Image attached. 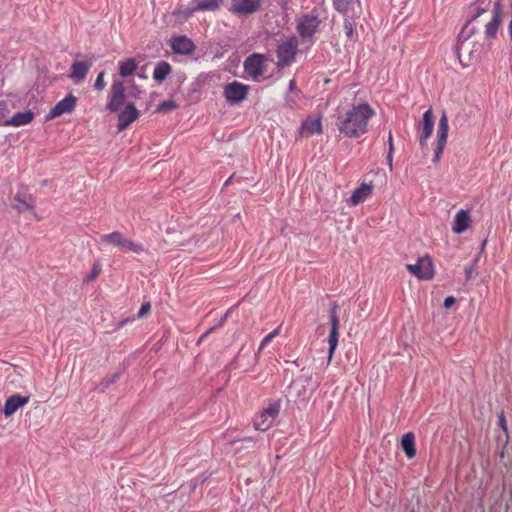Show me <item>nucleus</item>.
I'll return each instance as SVG.
<instances>
[{
	"label": "nucleus",
	"instance_id": "obj_11",
	"mask_svg": "<svg viewBox=\"0 0 512 512\" xmlns=\"http://www.w3.org/2000/svg\"><path fill=\"white\" fill-rule=\"evenodd\" d=\"M434 129V115L432 109H428L423 114L421 126L419 127V144L421 148L427 146V141L431 137Z\"/></svg>",
	"mask_w": 512,
	"mask_h": 512
},
{
	"label": "nucleus",
	"instance_id": "obj_9",
	"mask_svg": "<svg viewBox=\"0 0 512 512\" xmlns=\"http://www.w3.org/2000/svg\"><path fill=\"white\" fill-rule=\"evenodd\" d=\"M248 86L237 81L228 83L224 87V97L230 104H237L247 97Z\"/></svg>",
	"mask_w": 512,
	"mask_h": 512
},
{
	"label": "nucleus",
	"instance_id": "obj_41",
	"mask_svg": "<svg viewBox=\"0 0 512 512\" xmlns=\"http://www.w3.org/2000/svg\"><path fill=\"white\" fill-rule=\"evenodd\" d=\"M388 143H389V151H394L393 136H392L391 131L389 132V135H388Z\"/></svg>",
	"mask_w": 512,
	"mask_h": 512
},
{
	"label": "nucleus",
	"instance_id": "obj_39",
	"mask_svg": "<svg viewBox=\"0 0 512 512\" xmlns=\"http://www.w3.org/2000/svg\"><path fill=\"white\" fill-rule=\"evenodd\" d=\"M499 425L502 427V429L506 432L507 431V425H506V420H505V417H504V414L501 413L499 415Z\"/></svg>",
	"mask_w": 512,
	"mask_h": 512
},
{
	"label": "nucleus",
	"instance_id": "obj_47",
	"mask_svg": "<svg viewBox=\"0 0 512 512\" xmlns=\"http://www.w3.org/2000/svg\"><path fill=\"white\" fill-rule=\"evenodd\" d=\"M117 378H118V375H117V374H115V375L113 376V378H112L111 382H114Z\"/></svg>",
	"mask_w": 512,
	"mask_h": 512
},
{
	"label": "nucleus",
	"instance_id": "obj_4",
	"mask_svg": "<svg viewBox=\"0 0 512 512\" xmlns=\"http://www.w3.org/2000/svg\"><path fill=\"white\" fill-rule=\"evenodd\" d=\"M448 131H449V123H448V117L445 112L442 113L439 124H438V130H437V140L435 143V151H434V157L433 162L438 163L441 155L444 151V148L447 143L448 138Z\"/></svg>",
	"mask_w": 512,
	"mask_h": 512
},
{
	"label": "nucleus",
	"instance_id": "obj_45",
	"mask_svg": "<svg viewBox=\"0 0 512 512\" xmlns=\"http://www.w3.org/2000/svg\"><path fill=\"white\" fill-rule=\"evenodd\" d=\"M465 48V44L464 43H461L459 46H458V53H460L463 49Z\"/></svg>",
	"mask_w": 512,
	"mask_h": 512
},
{
	"label": "nucleus",
	"instance_id": "obj_2",
	"mask_svg": "<svg viewBox=\"0 0 512 512\" xmlns=\"http://www.w3.org/2000/svg\"><path fill=\"white\" fill-rule=\"evenodd\" d=\"M281 409V400H270L266 407H264L254 417V428L260 431L268 430L276 420Z\"/></svg>",
	"mask_w": 512,
	"mask_h": 512
},
{
	"label": "nucleus",
	"instance_id": "obj_37",
	"mask_svg": "<svg viewBox=\"0 0 512 512\" xmlns=\"http://www.w3.org/2000/svg\"><path fill=\"white\" fill-rule=\"evenodd\" d=\"M150 309H151L150 303L147 302V303L142 304L138 311V317L139 318L144 317L150 311Z\"/></svg>",
	"mask_w": 512,
	"mask_h": 512
},
{
	"label": "nucleus",
	"instance_id": "obj_12",
	"mask_svg": "<svg viewBox=\"0 0 512 512\" xmlns=\"http://www.w3.org/2000/svg\"><path fill=\"white\" fill-rule=\"evenodd\" d=\"M92 65H93V56H91L89 59L83 60V61L74 60V62L71 65V72L69 75L70 79L75 84H79L86 78Z\"/></svg>",
	"mask_w": 512,
	"mask_h": 512
},
{
	"label": "nucleus",
	"instance_id": "obj_34",
	"mask_svg": "<svg viewBox=\"0 0 512 512\" xmlns=\"http://www.w3.org/2000/svg\"><path fill=\"white\" fill-rule=\"evenodd\" d=\"M104 76H105V73L103 71L98 74V76L95 80V83H94L95 89L101 91L106 87V82L104 81Z\"/></svg>",
	"mask_w": 512,
	"mask_h": 512
},
{
	"label": "nucleus",
	"instance_id": "obj_28",
	"mask_svg": "<svg viewBox=\"0 0 512 512\" xmlns=\"http://www.w3.org/2000/svg\"><path fill=\"white\" fill-rule=\"evenodd\" d=\"M491 5L490 0H479L476 4L472 6V18L471 20H475L479 18L482 14L488 11Z\"/></svg>",
	"mask_w": 512,
	"mask_h": 512
},
{
	"label": "nucleus",
	"instance_id": "obj_31",
	"mask_svg": "<svg viewBox=\"0 0 512 512\" xmlns=\"http://www.w3.org/2000/svg\"><path fill=\"white\" fill-rule=\"evenodd\" d=\"M15 200L17 201V203L14 205V208L18 212L23 213L26 211H30V212L34 213V204L33 203H30V202H27V201L21 199L20 196H18V195L15 197Z\"/></svg>",
	"mask_w": 512,
	"mask_h": 512
},
{
	"label": "nucleus",
	"instance_id": "obj_7",
	"mask_svg": "<svg viewBox=\"0 0 512 512\" xmlns=\"http://www.w3.org/2000/svg\"><path fill=\"white\" fill-rule=\"evenodd\" d=\"M125 102V85L122 81L116 80L112 83L108 96L107 109L117 112Z\"/></svg>",
	"mask_w": 512,
	"mask_h": 512
},
{
	"label": "nucleus",
	"instance_id": "obj_43",
	"mask_svg": "<svg viewBox=\"0 0 512 512\" xmlns=\"http://www.w3.org/2000/svg\"><path fill=\"white\" fill-rule=\"evenodd\" d=\"M296 81L295 79H291L290 82H289V90L290 91H296Z\"/></svg>",
	"mask_w": 512,
	"mask_h": 512
},
{
	"label": "nucleus",
	"instance_id": "obj_30",
	"mask_svg": "<svg viewBox=\"0 0 512 512\" xmlns=\"http://www.w3.org/2000/svg\"><path fill=\"white\" fill-rule=\"evenodd\" d=\"M121 243L123 244H121L120 248H122L125 252H134L140 254L144 251L142 244L135 243L134 241L127 239L125 236L123 237Z\"/></svg>",
	"mask_w": 512,
	"mask_h": 512
},
{
	"label": "nucleus",
	"instance_id": "obj_40",
	"mask_svg": "<svg viewBox=\"0 0 512 512\" xmlns=\"http://www.w3.org/2000/svg\"><path fill=\"white\" fill-rule=\"evenodd\" d=\"M8 112L7 104L4 101H0V115L4 116Z\"/></svg>",
	"mask_w": 512,
	"mask_h": 512
},
{
	"label": "nucleus",
	"instance_id": "obj_44",
	"mask_svg": "<svg viewBox=\"0 0 512 512\" xmlns=\"http://www.w3.org/2000/svg\"><path fill=\"white\" fill-rule=\"evenodd\" d=\"M508 30H509L510 37L512 38V16H511V21L508 26Z\"/></svg>",
	"mask_w": 512,
	"mask_h": 512
},
{
	"label": "nucleus",
	"instance_id": "obj_46",
	"mask_svg": "<svg viewBox=\"0 0 512 512\" xmlns=\"http://www.w3.org/2000/svg\"><path fill=\"white\" fill-rule=\"evenodd\" d=\"M471 274H472V269H466L467 278H470Z\"/></svg>",
	"mask_w": 512,
	"mask_h": 512
},
{
	"label": "nucleus",
	"instance_id": "obj_13",
	"mask_svg": "<svg viewBox=\"0 0 512 512\" xmlns=\"http://www.w3.org/2000/svg\"><path fill=\"white\" fill-rule=\"evenodd\" d=\"M502 5L500 0L494 3L492 9V18L485 26V35L487 38H494L502 21Z\"/></svg>",
	"mask_w": 512,
	"mask_h": 512
},
{
	"label": "nucleus",
	"instance_id": "obj_18",
	"mask_svg": "<svg viewBox=\"0 0 512 512\" xmlns=\"http://www.w3.org/2000/svg\"><path fill=\"white\" fill-rule=\"evenodd\" d=\"M374 185L372 183H361L352 193L350 203L356 206L364 202L373 192Z\"/></svg>",
	"mask_w": 512,
	"mask_h": 512
},
{
	"label": "nucleus",
	"instance_id": "obj_23",
	"mask_svg": "<svg viewBox=\"0 0 512 512\" xmlns=\"http://www.w3.org/2000/svg\"><path fill=\"white\" fill-rule=\"evenodd\" d=\"M301 135L310 136L322 133V123L320 119H308L304 121L300 128Z\"/></svg>",
	"mask_w": 512,
	"mask_h": 512
},
{
	"label": "nucleus",
	"instance_id": "obj_26",
	"mask_svg": "<svg viewBox=\"0 0 512 512\" xmlns=\"http://www.w3.org/2000/svg\"><path fill=\"white\" fill-rule=\"evenodd\" d=\"M171 65L166 61L159 62L153 71V78L156 81H163L171 73Z\"/></svg>",
	"mask_w": 512,
	"mask_h": 512
},
{
	"label": "nucleus",
	"instance_id": "obj_10",
	"mask_svg": "<svg viewBox=\"0 0 512 512\" xmlns=\"http://www.w3.org/2000/svg\"><path fill=\"white\" fill-rule=\"evenodd\" d=\"M76 104L77 98L73 94H68L50 110L47 118L53 119L64 114L72 113L76 107Z\"/></svg>",
	"mask_w": 512,
	"mask_h": 512
},
{
	"label": "nucleus",
	"instance_id": "obj_6",
	"mask_svg": "<svg viewBox=\"0 0 512 512\" xmlns=\"http://www.w3.org/2000/svg\"><path fill=\"white\" fill-rule=\"evenodd\" d=\"M330 324H331V329H330V333L328 336V344H329L328 363H330L332 361L334 352L338 345L340 320L338 317V305L336 303L330 309Z\"/></svg>",
	"mask_w": 512,
	"mask_h": 512
},
{
	"label": "nucleus",
	"instance_id": "obj_19",
	"mask_svg": "<svg viewBox=\"0 0 512 512\" xmlns=\"http://www.w3.org/2000/svg\"><path fill=\"white\" fill-rule=\"evenodd\" d=\"M471 221L470 212L468 210L461 209L455 215L452 231L457 234L463 233L469 228Z\"/></svg>",
	"mask_w": 512,
	"mask_h": 512
},
{
	"label": "nucleus",
	"instance_id": "obj_20",
	"mask_svg": "<svg viewBox=\"0 0 512 512\" xmlns=\"http://www.w3.org/2000/svg\"><path fill=\"white\" fill-rule=\"evenodd\" d=\"M29 402V397L21 396L19 394H15L10 396L4 405V415L9 417L13 415L20 407H23Z\"/></svg>",
	"mask_w": 512,
	"mask_h": 512
},
{
	"label": "nucleus",
	"instance_id": "obj_29",
	"mask_svg": "<svg viewBox=\"0 0 512 512\" xmlns=\"http://www.w3.org/2000/svg\"><path fill=\"white\" fill-rule=\"evenodd\" d=\"M332 1H333L334 8L342 14H346L350 10H353L355 4H357L359 2L358 0H332Z\"/></svg>",
	"mask_w": 512,
	"mask_h": 512
},
{
	"label": "nucleus",
	"instance_id": "obj_35",
	"mask_svg": "<svg viewBox=\"0 0 512 512\" xmlns=\"http://www.w3.org/2000/svg\"><path fill=\"white\" fill-rule=\"evenodd\" d=\"M100 272L101 266L98 263L94 264L90 273L87 276V281H93L94 279H96L99 276Z\"/></svg>",
	"mask_w": 512,
	"mask_h": 512
},
{
	"label": "nucleus",
	"instance_id": "obj_42",
	"mask_svg": "<svg viewBox=\"0 0 512 512\" xmlns=\"http://www.w3.org/2000/svg\"><path fill=\"white\" fill-rule=\"evenodd\" d=\"M392 161H393V151H388L387 162H388L390 168H392Z\"/></svg>",
	"mask_w": 512,
	"mask_h": 512
},
{
	"label": "nucleus",
	"instance_id": "obj_1",
	"mask_svg": "<svg viewBox=\"0 0 512 512\" xmlns=\"http://www.w3.org/2000/svg\"><path fill=\"white\" fill-rule=\"evenodd\" d=\"M376 111L368 103L353 105L336 118V126L341 134L348 138H358L367 132L368 122Z\"/></svg>",
	"mask_w": 512,
	"mask_h": 512
},
{
	"label": "nucleus",
	"instance_id": "obj_16",
	"mask_svg": "<svg viewBox=\"0 0 512 512\" xmlns=\"http://www.w3.org/2000/svg\"><path fill=\"white\" fill-rule=\"evenodd\" d=\"M260 6V0H233L232 1V11L241 14L247 15L258 10Z\"/></svg>",
	"mask_w": 512,
	"mask_h": 512
},
{
	"label": "nucleus",
	"instance_id": "obj_5",
	"mask_svg": "<svg viewBox=\"0 0 512 512\" xmlns=\"http://www.w3.org/2000/svg\"><path fill=\"white\" fill-rule=\"evenodd\" d=\"M267 61L268 58L263 54H252L244 62L245 72L253 79H257L265 73Z\"/></svg>",
	"mask_w": 512,
	"mask_h": 512
},
{
	"label": "nucleus",
	"instance_id": "obj_8",
	"mask_svg": "<svg viewBox=\"0 0 512 512\" xmlns=\"http://www.w3.org/2000/svg\"><path fill=\"white\" fill-rule=\"evenodd\" d=\"M407 270L418 279H431L434 275L430 257L419 258L415 264H407Z\"/></svg>",
	"mask_w": 512,
	"mask_h": 512
},
{
	"label": "nucleus",
	"instance_id": "obj_33",
	"mask_svg": "<svg viewBox=\"0 0 512 512\" xmlns=\"http://www.w3.org/2000/svg\"><path fill=\"white\" fill-rule=\"evenodd\" d=\"M177 108V104L173 100H165L157 106V112H169Z\"/></svg>",
	"mask_w": 512,
	"mask_h": 512
},
{
	"label": "nucleus",
	"instance_id": "obj_48",
	"mask_svg": "<svg viewBox=\"0 0 512 512\" xmlns=\"http://www.w3.org/2000/svg\"><path fill=\"white\" fill-rule=\"evenodd\" d=\"M511 14H512V0H511Z\"/></svg>",
	"mask_w": 512,
	"mask_h": 512
},
{
	"label": "nucleus",
	"instance_id": "obj_3",
	"mask_svg": "<svg viewBox=\"0 0 512 512\" xmlns=\"http://www.w3.org/2000/svg\"><path fill=\"white\" fill-rule=\"evenodd\" d=\"M298 48V41L295 37H291L281 42L277 47V65L280 68L289 66L295 59Z\"/></svg>",
	"mask_w": 512,
	"mask_h": 512
},
{
	"label": "nucleus",
	"instance_id": "obj_15",
	"mask_svg": "<svg viewBox=\"0 0 512 512\" xmlns=\"http://www.w3.org/2000/svg\"><path fill=\"white\" fill-rule=\"evenodd\" d=\"M319 20L314 16L302 17L297 25L298 33L302 38H311L317 31Z\"/></svg>",
	"mask_w": 512,
	"mask_h": 512
},
{
	"label": "nucleus",
	"instance_id": "obj_25",
	"mask_svg": "<svg viewBox=\"0 0 512 512\" xmlns=\"http://www.w3.org/2000/svg\"><path fill=\"white\" fill-rule=\"evenodd\" d=\"M137 62L133 58L119 62V74L121 77L126 78L134 74L137 69Z\"/></svg>",
	"mask_w": 512,
	"mask_h": 512
},
{
	"label": "nucleus",
	"instance_id": "obj_22",
	"mask_svg": "<svg viewBox=\"0 0 512 512\" xmlns=\"http://www.w3.org/2000/svg\"><path fill=\"white\" fill-rule=\"evenodd\" d=\"M34 118V113L30 110L25 112H17L10 119L4 122V126L19 127L29 124Z\"/></svg>",
	"mask_w": 512,
	"mask_h": 512
},
{
	"label": "nucleus",
	"instance_id": "obj_21",
	"mask_svg": "<svg viewBox=\"0 0 512 512\" xmlns=\"http://www.w3.org/2000/svg\"><path fill=\"white\" fill-rule=\"evenodd\" d=\"M223 0H194L193 5L188 8L187 15H191L196 11H214L216 10Z\"/></svg>",
	"mask_w": 512,
	"mask_h": 512
},
{
	"label": "nucleus",
	"instance_id": "obj_32",
	"mask_svg": "<svg viewBox=\"0 0 512 512\" xmlns=\"http://www.w3.org/2000/svg\"><path fill=\"white\" fill-rule=\"evenodd\" d=\"M281 326H278L272 332H270L267 336H265L258 348V352L260 353L276 336L280 334Z\"/></svg>",
	"mask_w": 512,
	"mask_h": 512
},
{
	"label": "nucleus",
	"instance_id": "obj_36",
	"mask_svg": "<svg viewBox=\"0 0 512 512\" xmlns=\"http://www.w3.org/2000/svg\"><path fill=\"white\" fill-rule=\"evenodd\" d=\"M344 30H345V34L347 35V37L351 38L354 34V28H353V24L350 22V21H345L344 22Z\"/></svg>",
	"mask_w": 512,
	"mask_h": 512
},
{
	"label": "nucleus",
	"instance_id": "obj_27",
	"mask_svg": "<svg viewBox=\"0 0 512 512\" xmlns=\"http://www.w3.org/2000/svg\"><path fill=\"white\" fill-rule=\"evenodd\" d=\"M123 237H124L123 233H121L119 231H114L109 234L101 235L100 242L103 244H108V245H112V246L120 248V246L122 244L121 241H122Z\"/></svg>",
	"mask_w": 512,
	"mask_h": 512
},
{
	"label": "nucleus",
	"instance_id": "obj_14",
	"mask_svg": "<svg viewBox=\"0 0 512 512\" xmlns=\"http://www.w3.org/2000/svg\"><path fill=\"white\" fill-rule=\"evenodd\" d=\"M140 112L137 110L134 104L129 103L125 106L124 110L120 112L118 116V131H124L134 121L138 119Z\"/></svg>",
	"mask_w": 512,
	"mask_h": 512
},
{
	"label": "nucleus",
	"instance_id": "obj_17",
	"mask_svg": "<svg viewBox=\"0 0 512 512\" xmlns=\"http://www.w3.org/2000/svg\"><path fill=\"white\" fill-rule=\"evenodd\" d=\"M171 48L175 53L189 55L194 51L195 45L188 37L178 36L172 39Z\"/></svg>",
	"mask_w": 512,
	"mask_h": 512
},
{
	"label": "nucleus",
	"instance_id": "obj_24",
	"mask_svg": "<svg viewBox=\"0 0 512 512\" xmlns=\"http://www.w3.org/2000/svg\"><path fill=\"white\" fill-rule=\"evenodd\" d=\"M401 447L407 458L412 459L416 456L415 435L412 432L403 435Z\"/></svg>",
	"mask_w": 512,
	"mask_h": 512
},
{
	"label": "nucleus",
	"instance_id": "obj_38",
	"mask_svg": "<svg viewBox=\"0 0 512 512\" xmlns=\"http://www.w3.org/2000/svg\"><path fill=\"white\" fill-rule=\"evenodd\" d=\"M455 298L453 296H448L447 298H445L444 300V307L445 308H450L454 303H455Z\"/></svg>",
	"mask_w": 512,
	"mask_h": 512
}]
</instances>
